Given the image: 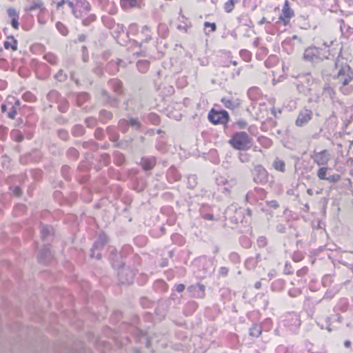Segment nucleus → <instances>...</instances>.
I'll return each instance as SVG.
<instances>
[{"label": "nucleus", "instance_id": "obj_1", "mask_svg": "<svg viewBox=\"0 0 353 353\" xmlns=\"http://www.w3.org/2000/svg\"><path fill=\"white\" fill-rule=\"evenodd\" d=\"M334 85L338 87L340 91L345 95L350 94L353 88L349 85L353 79V72L347 65H343L333 77Z\"/></svg>", "mask_w": 353, "mask_h": 353}, {"label": "nucleus", "instance_id": "obj_2", "mask_svg": "<svg viewBox=\"0 0 353 353\" xmlns=\"http://www.w3.org/2000/svg\"><path fill=\"white\" fill-rule=\"evenodd\" d=\"M252 138L245 132L235 133L229 141L231 145L239 150H246L252 146Z\"/></svg>", "mask_w": 353, "mask_h": 353}, {"label": "nucleus", "instance_id": "obj_3", "mask_svg": "<svg viewBox=\"0 0 353 353\" xmlns=\"http://www.w3.org/2000/svg\"><path fill=\"white\" fill-rule=\"evenodd\" d=\"M303 57L308 61H315L318 59H328V55L322 54L316 47H309L305 50Z\"/></svg>", "mask_w": 353, "mask_h": 353}, {"label": "nucleus", "instance_id": "obj_4", "mask_svg": "<svg viewBox=\"0 0 353 353\" xmlns=\"http://www.w3.org/2000/svg\"><path fill=\"white\" fill-rule=\"evenodd\" d=\"M209 120L214 124L225 123L228 121L229 114L225 110L211 111L208 114Z\"/></svg>", "mask_w": 353, "mask_h": 353}, {"label": "nucleus", "instance_id": "obj_5", "mask_svg": "<svg viewBox=\"0 0 353 353\" xmlns=\"http://www.w3.org/2000/svg\"><path fill=\"white\" fill-rule=\"evenodd\" d=\"M312 159L318 165H325L331 159V154L327 150L314 152Z\"/></svg>", "mask_w": 353, "mask_h": 353}, {"label": "nucleus", "instance_id": "obj_6", "mask_svg": "<svg viewBox=\"0 0 353 353\" xmlns=\"http://www.w3.org/2000/svg\"><path fill=\"white\" fill-rule=\"evenodd\" d=\"M313 113L310 110L303 109L300 111L296 120V125L299 127L305 125L312 118Z\"/></svg>", "mask_w": 353, "mask_h": 353}, {"label": "nucleus", "instance_id": "obj_7", "mask_svg": "<svg viewBox=\"0 0 353 353\" xmlns=\"http://www.w3.org/2000/svg\"><path fill=\"white\" fill-rule=\"evenodd\" d=\"M294 15V11L290 8L289 2L285 1L279 19L283 22L285 26H287L290 22V19L292 18Z\"/></svg>", "mask_w": 353, "mask_h": 353}, {"label": "nucleus", "instance_id": "obj_8", "mask_svg": "<svg viewBox=\"0 0 353 353\" xmlns=\"http://www.w3.org/2000/svg\"><path fill=\"white\" fill-rule=\"evenodd\" d=\"M108 242V237L104 234H99L97 241L94 243L91 250L90 257H94V251L102 248Z\"/></svg>", "mask_w": 353, "mask_h": 353}, {"label": "nucleus", "instance_id": "obj_9", "mask_svg": "<svg viewBox=\"0 0 353 353\" xmlns=\"http://www.w3.org/2000/svg\"><path fill=\"white\" fill-rule=\"evenodd\" d=\"M74 1L76 10H78L80 14L83 12H88L90 11V5L85 0H74Z\"/></svg>", "mask_w": 353, "mask_h": 353}, {"label": "nucleus", "instance_id": "obj_10", "mask_svg": "<svg viewBox=\"0 0 353 353\" xmlns=\"http://www.w3.org/2000/svg\"><path fill=\"white\" fill-rule=\"evenodd\" d=\"M143 168L145 170H151L155 165L154 159L143 158L141 161Z\"/></svg>", "mask_w": 353, "mask_h": 353}, {"label": "nucleus", "instance_id": "obj_11", "mask_svg": "<svg viewBox=\"0 0 353 353\" xmlns=\"http://www.w3.org/2000/svg\"><path fill=\"white\" fill-rule=\"evenodd\" d=\"M51 257V253L48 248H44L39 254L38 259L40 262H45Z\"/></svg>", "mask_w": 353, "mask_h": 353}, {"label": "nucleus", "instance_id": "obj_12", "mask_svg": "<svg viewBox=\"0 0 353 353\" xmlns=\"http://www.w3.org/2000/svg\"><path fill=\"white\" fill-rule=\"evenodd\" d=\"M43 7V2L40 0H34L31 4L26 8V11L31 12L35 10L41 9Z\"/></svg>", "mask_w": 353, "mask_h": 353}, {"label": "nucleus", "instance_id": "obj_13", "mask_svg": "<svg viewBox=\"0 0 353 353\" xmlns=\"http://www.w3.org/2000/svg\"><path fill=\"white\" fill-rule=\"evenodd\" d=\"M323 95L325 97H328L330 99H334L335 92L333 88L329 85H326L324 87L323 90Z\"/></svg>", "mask_w": 353, "mask_h": 353}, {"label": "nucleus", "instance_id": "obj_14", "mask_svg": "<svg viewBox=\"0 0 353 353\" xmlns=\"http://www.w3.org/2000/svg\"><path fill=\"white\" fill-rule=\"evenodd\" d=\"M137 5L136 0H121V6L123 9H129L135 7Z\"/></svg>", "mask_w": 353, "mask_h": 353}, {"label": "nucleus", "instance_id": "obj_15", "mask_svg": "<svg viewBox=\"0 0 353 353\" xmlns=\"http://www.w3.org/2000/svg\"><path fill=\"white\" fill-rule=\"evenodd\" d=\"M10 39L11 41H6L4 42V47L6 49L11 48L12 50L15 51L17 50V42L13 37Z\"/></svg>", "mask_w": 353, "mask_h": 353}, {"label": "nucleus", "instance_id": "obj_16", "mask_svg": "<svg viewBox=\"0 0 353 353\" xmlns=\"http://www.w3.org/2000/svg\"><path fill=\"white\" fill-rule=\"evenodd\" d=\"M65 4H67L68 6V7L72 9V14H74V16L77 18H79V17H81V14H80L78 12L77 10H76V7H75V1H69V0H65Z\"/></svg>", "mask_w": 353, "mask_h": 353}, {"label": "nucleus", "instance_id": "obj_17", "mask_svg": "<svg viewBox=\"0 0 353 353\" xmlns=\"http://www.w3.org/2000/svg\"><path fill=\"white\" fill-rule=\"evenodd\" d=\"M273 166L278 171L285 172V164L282 160L276 159L273 163Z\"/></svg>", "mask_w": 353, "mask_h": 353}, {"label": "nucleus", "instance_id": "obj_18", "mask_svg": "<svg viewBox=\"0 0 353 353\" xmlns=\"http://www.w3.org/2000/svg\"><path fill=\"white\" fill-rule=\"evenodd\" d=\"M52 228L50 226H48V225L41 226V238L44 239L48 236L52 234Z\"/></svg>", "mask_w": 353, "mask_h": 353}, {"label": "nucleus", "instance_id": "obj_19", "mask_svg": "<svg viewBox=\"0 0 353 353\" xmlns=\"http://www.w3.org/2000/svg\"><path fill=\"white\" fill-rule=\"evenodd\" d=\"M328 171V168L327 167H321L320 168L316 173L318 178L321 180H326L327 179V172Z\"/></svg>", "mask_w": 353, "mask_h": 353}, {"label": "nucleus", "instance_id": "obj_20", "mask_svg": "<svg viewBox=\"0 0 353 353\" xmlns=\"http://www.w3.org/2000/svg\"><path fill=\"white\" fill-rule=\"evenodd\" d=\"M239 0H229L224 5L225 10L227 12H230L232 11L234 6L236 3H237Z\"/></svg>", "mask_w": 353, "mask_h": 353}, {"label": "nucleus", "instance_id": "obj_21", "mask_svg": "<svg viewBox=\"0 0 353 353\" xmlns=\"http://www.w3.org/2000/svg\"><path fill=\"white\" fill-rule=\"evenodd\" d=\"M261 333V326L256 325L250 330V334L252 336L258 337Z\"/></svg>", "mask_w": 353, "mask_h": 353}, {"label": "nucleus", "instance_id": "obj_22", "mask_svg": "<svg viewBox=\"0 0 353 353\" xmlns=\"http://www.w3.org/2000/svg\"><path fill=\"white\" fill-rule=\"evenodd\" d=\"M137 67H138V69L141 72H146V70H148V68L149 67V63L146 61H139L137 63Z\"/></svg>", "mask_w": 353, "mask_h": 353}, {"label": "nucleus", "instance_id": "obj_23", "mask_svg": "<svg viewBox=\"0 0 353 353\" xmlns=\"http://www.w3.org/2000/svg\"><path fill=\"white\" fill-rule=\"evenodd\" d=\"M221 101L224 104L225 107L229 109H234L235 107L234 103L232 100L227 98H223Z\"/></svg>", "mask_w": 353, "mask_h": 353}, {"label": "nucleus", "instance_id": "obj_24", "mask_svg": "<svg viewBox=\"0 0 353 353\" xmlns=\"http://www.w3.org/2000/svg\"><path fill=\"white\" fill-rule=\"evenodd\" d=\"M12 137L17 141H21L23 140V136L21 133L18 130H14L12 132Z\"/></svg>", "mask_w": 353, "mask_h": 353}, {"label": "nucleus", "instance_id": "obj_25", "mask_svg": "<svg viewBox=\"0 0 353 353\" xmlns=\"http://www.w3.org/2000/svg\"><path fill=\"white\" fill-rule=\"evenodd\" d=\"M341 176L339 174H335L327 177L326 180L330 183H335L340 180Z\"/></svg>", "mask_w": 353, "mask_h": 353}, {"label": "nucleus", "instance_id": "obj_26", "mask_svg": "<svg viewBox=\"0 0 353 353\" xmlns=\"http://www.w3.org/2000/svg\"><path fill=\"white\" fill-rule=\"evenodd\" d=\"M45 59H46V61L51 63L52 64H55L57 63V58L52 54H46Z\"/></svg>", "mask_w": 353, "mask_h": 353}, {"label": "nucleus", "instance_id": "obj_27", "mask_svg": "<svg viewBox=\"0 0 353 353\" xmlns=\"http://www.w3.org/2000/svg\"><path fill=\"white\" fill-rule=\"evenodd\" d=\"M8 14L9 17L11 18L12 19L18 18V14L17 11L13 8H9L8 10Z\"/></svg>", "mask_w": 353, "mask_h": 353}, {"label": "nucleus", "instance_id": "obj_28", "mask_svg": "<svg viewBox=\"0 0 353 353\" xmlns=\"http://www.w3.org/2000/svg\"><path fill=\"white\" fill-rule=\"evenodd\" d=\"M55 78L59 81H63L66 79V75L63 74V71L60 70L56 75Z\"/></svg>", "mask_w": 353, "mask_h": 353}, {"label": "nucleus", "instance_id": "obj_29", "mask_svg": "<svg viewBox=\"0 0 353 353\" xmlns=\"http://www.w3.org/2000/svg\"><path fill=\"white\" fill-rule=\"evenodd\" d=\"M143 33H144L146 35L145 40H150L151 39L150 35H149V33L150 32V30L148 27L144 26L142 29Z\"/></svg>", "mask_w": 353, "mask_h": 353}, {"label": "nucleus", "instance_id": "obj_30", "mask_svg": "<svg viewBox=\"0 0 353 353\" xmlns=\"http://www.w3.org/2000/svg\"><path fill=\"white\" fill-rule=\"evenodd\" d=\"M57 29L59 30V31L62 34H65L66 33V30L64 27V26L61 23H57Z\"/></svg>", "mask_w": 353, "mask_h": 353}, {"label": "nucleus", "instance_id": "obj_31", "mask_svg": "<svg viewBox=\"0 0 353 353\" xmlns=\"http://www.w3.org/2000/svg\"><path fill=\"white\" fill-rule=\"evenodd\" d=\"M236 125L241 129H245L247 127L248 123L244 120H240L236 122Z\"/></svg>", "mask_w": 353, "mask_h": 353}, {"label": "nucleus", "instance_id": "obj_32", "mask_svg": "<svg viewBox=\"0 0 353 353\" xmlns=\"http://www.w3.org/2000/svg\"><path fill=\"white\" fill-rule=\"evenodd\" d=\"M129 123L130 125H132V127H135V128H139V122L137 119H131L130 121H129Z\"/></svg>", "mask_w": 353, "mask_h": 353}, {"label": "nucleus", "instance_id": "obj_33", "mask_svg": "<svg viewBox=\"0 0 353 353\" xmlns=\"http://www.w3.org/2000/svg\"><path fill=\"white\" fill-rule=\"evenodd\" d=\"M204 26L205 28H208V27H210V28L212 29V31H215L216 29V24L214 23H210V22H205L204 23Z\"/></svg>", "mask_w": 353, "mask_h": 353}, {"label": "nucleus", "instance_id": "obj_34", "mask_svg": "<svg viewBox=\"0 0 353 353\" xmlns=\"http://www.w3.org/2000/svg\"><path fill=\"white\" fill-rule=\"evenodd\" d=\"M17 114V110L14 108H12V110L8 112V117L10 119H14Z\"/></svg>", "mask_w": 353, "mask_h": 353}, {"label": "nucleus", "instance_id": "obj_35", "mask_svg": "<svg viewBox=\"0 0 353 353\" xmlns=\"http://www.w3.org/2000/svg\"><path fill=\"white\" fill-rule=\"evenodd\" d=\"M11 25L14 29L19 28V23H18V18L12 19L11 21Z\"/></svg>", "mask_w": 353, "mask_h": 353}, {"label": "nucleus", "instance_id": "obj_36", "mask_svg": "<svg viewBox=\"0 0 353 353\" xmlns=\"http://www.w3.org/2000/svg\"><path fill=\"white\" fill-rule=\"evenodd\" d=\"M111 83L117 86V90H119V89L121 88V82L119 80H112Z\"/></svg>", "mask_w": 353, "mask_h": 353}, {"label": "nucleus", "instance_id": "obj_37", "mask_svg": "<svg viewBox=\"0 0 353 353\" xmlns=\"http://www.w3.org/2000/svg\"><path fill=\"white\" fill-rule=\"evenodd\" d=\"M336 41H331L329 43L327 42H324L323 46L325 48H330L331 46H335Z\"/></svg>", "mask_w": 353, "mask_h": 353}, {"label": "nucleus", "instance_id": "obj_38", "mask_svg": "<svg viewBox=\"0 0 353 353\" xmlns=\"http://www.w3.org/2000/svg\"><path fill=\"white\" fill-rule=\"evenodd\" d=\"M185 289V286L183 284H179L178 285H176V290L178 292H181L184 290Z\"/></svg>", "mask_w": 353, "mask_h": 353}, {"label": "nucleus", "instance_id": "obj_39", "mask_svg": "<svg viewBox=\"0 0 353 353\" xmlns=\"http://www.w3.org/2000/svg\"><path fill=\"white\" fill-rule=\"evenodd\" d=\"M65 3V0H62L57 3V8H61L63 4Z\"/></svg>", "mask_w": 353, "mask_h": 353}, {"label": "nucleus", "instance_id": "obj_40", "mask_svg": "<svg viewBox=\"0 0 353 353\" xmlns=\"http://www.w3.org/2000/svg\"><path fill=\"white\" fill-rule=\"evenodd\" d=\"M344 345H345V346L346 347H350V346H351V343H350V341H345Z\"/></svg>", "mask_w": 353, "mask_h": 353}, {"label": "nucleus", "instance_id": "obj_41", "mask_svg": "<svg viewBox=\"0 0 353 353\" xmlns=\"http://www.w3.org/2000/svg\"><path fill=\"white\" fill-rule=\"evenodd\" d=\"M14 193H15L17 196L20 195V194H21V190H20V189H19V188H15V192H14Z\"/></svg>", "mask_w": 353, "mask_h": 353}, {"label": "nucleus", "instance_id": "obj_42", "mask_svg": "<svg viewBox=\"0 0 353 353\" xmlns=\"http://www.w3.org/2000/svg\"><path fill=\"white\" fill-rule=\"evenodd\" d=\"M346 3L350 6L353 5V0H345Z\"/></svg>", "mask_w": 353, "mask_h": 353}, {"label": "nucleus", "instance_id": "obj_43", "mask_svg": "<svg viewBox=\"0 0 353 353\" xmlns=\"http://www.w3.org/2000/svg\"><path fill=\"white\" fill-rule=\"evenodd\" d=\"M205 217L209 219H212L213 216L211 214H207Z\"/></svg>", "mask_w": 353, "mask_h": 353}, {"label": "nucleus", "instance_id": "obj_44", "mask_svg": "<svg viewBox=\"0 0 353 353\" xmlns=\"http://www.w3.org/2000/svg\"><path fill=\"white\" fill-rule=\"evenodd\" d=\"M327 52H329V55L330 54L334 55V52H333V50H327Z\"/></svg>", "mask_w": 353, "mask_h": 353}, {"label": "nucleus", "instance_id": "obj_45", "mask_svg": "<svg viewBox=\"0 0 353 353\" xmlns=\"http://www.w3.org/2000/svg\"><path fill=\"white\" fill-rule=\"evenodd\" d=\"M101 254H97V256H96V257H97L98 259H101Z\"/></svg>", "mask_w": 353, "mask_h": 353}, {"label": "nucleus", "instance_id": "obj_46", "mask_svg": "<svg viewBox=\"0 0 353 353\" xmlns=\"http://www.w3.org/2000/svg\"><path fill=\"white\" fill-rule=\"evenodd\" d=\"M255 285L256 288H259L260 287V283H256Z\"/></svg>", "mask_w": 353, "mask_h": 353}, {"label": "nucleus", "instance_id": "obj_47", "mask_svg": "<svg viewBox=\"0 0 353 353\" xmlns=\"http://www.w3.org/2000/svg\"><path fill=\"white\" fill-rule=\"evenodd\" d=\"M1 108H2V110L4 111L5 108H6V105H2Z\"/></svg>", "mask_w": 353, "mask_h": 353}, {"label": "nucleus", "instance_id": "obj_48", "mask_svg": "<svg viewBox=\"0 0 353 353\" xmlns=\"http://www.w3.org/2000/svg\"><path fill=\"white\" fill-rule=\"evenodd\" d=\"M111 253L113 254L114 252H116V250L114 248H111Z\"/></svg>", "mask_w": 353, "mask_h": 353}, {"label": "nucleus", "instance_id": "obj_49", "mask_svg": "<svg viewBox=\"0 0 353 353\" xmlns=\"http://www.w3.org/2000/svg\"><path fill=\"white\" fill-rule=\"evenodd\" d=\"M307 192H308V194H312V190H307Z\"/></svg>", "mask_w": 353, "mask_h": 353}, {"label": "nucleus", "instance_id": "obj_50", "mask_svg": "<svg viewBox=\"0 0 353 353\" xmlns=\"http://www.w3.org/2000/svg\"><path fill=\"white\" fill-rule=\"evenodd\" d=\"M264 241H265L264 239L259 240V242H261V243H263V242Z\"/></svg>", "mask_w": 353, "mask_h": 353}, {"label": "nucleus", "instance_id": "obj_51", "mask_svg": "<svg viewBox=\"0 0 353 353\" xmlns=\"http://www.w3.org/2000/svg\"><path fill=\"white\" fill-rule=\"evenodd\" d=\"M264 241H265L264 239L259 240V242H261V243H263V242Z\"/></svg>", "mask_w": 353, "mask_h": 353}, {"label": "nucleus", "instance_id": "obj_52", "mask_svg": "<svg viewBox=\"0 0 353 353\" xmlns=\"http://www.w3.org/2000/svg\"><path fill=\"white\" fill-rule=\"evenodd\" d=\"M301 78H302V79H306L307 80L308 79V77H307H307H301Z\"/></svg>", "mask_w": 353, "mask_h": 353}, {"label": "nucleus", "instance_id": "obj_53", "mask_svg": "<svg viewBox=\"0 0 353 353\" xmlns=\"http://www.w3.org/2000/svg\"><path fill=\"white\" fill-rule=\"evenodd\" d=\"M72 152H74L75 153L76 150H72Z\"/></svg>", "mask_w": 353, "mask_h": 353}]
</instances>
